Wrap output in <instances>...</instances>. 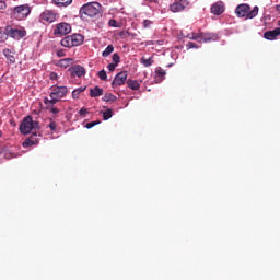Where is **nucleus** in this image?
I'll list each match as a JSON object with an SVG mask.
<instances>
[{
  "instance_id": "30",
  "label": "nucleus",
  "mask_w": 280,
  "mask_h": 280,
  "mask_svg": "<svg viewBox=\"0 0 280 280\" xmlns=\"http://www.w3.org/2000/svg\"><path fill=\"white\" fill-rule=\"evenodd\" d=\"M189 40H198L200 43V33H190L188 34Z\"/></svg>"
},
{
  "instance_id": "19",
  "label": "nucleus",
  "mask_w": 280,
  "mask_h": 280,
  "mask_svg": "<svg viewBox=\"0 0 280 280\" xmlns=\"http://www.w3.org/2000/svg\"><path fill=\"white\" fill-rule=\"evenodd\" d=\"M127 86L131 89V91H139V89H141V83H139L137 80L129 79L127 81Z\"/></svg>"
},
{
  "instance_id": "40",
  "label": "nucleus",
  "mask_w": 280,
  "mask_h": 280,
  "mask_svg": "<svg viewBox=\"0 0 280 280\" xmlns=\"http://www.w3.org/2000/svg\"><path fill=\"white\" fill-rule=\"evenodd\" d=\"M116 68H117V63H109L107 66L108 71H115Z\"/></svg>"
},
{
  "instance_id": "48",
  "label": "nucleus",
  "mask_w": 280,
  "mask_h": 280,
  "mask_svg": "<svg viewBox=\"0 0 280 280\" xmlns=\"http://www.w3.org/2000/svg\"><path fill=\"white\" fill-rule=\"evenodd\" d=\"M277 11L280 12V4L276 7Z\"/></svg>"
},
{
  "instance_id": "12",
  "label": "nucleus",
  "mask_w": 280,
  "mask_h": 280,
  "mask_svg": "<svg viewBox=\"0 0 280 280\" xmlns=\"http://www.w3.org/2000/svg\"><path fill=\"white\" fill-rule=\"evenodd\" d=\"M68 71L71 73L72 78H82L86 75V69L80 65L69 68Z\"/></svg>"
},
{
  "instance_id": "22",
  "label": "nucleus",
  "mask_w": 280,
  "mask_h": 280,
  "mask_svg": "<svg viewBox=\"0 0 280 280\" xmlns=\"http://www.w3.org/2000/svg\"><path fill=\"white\" fill-rule=\"evenodd\" d=\"M57 8H68L73 3V0H52Z\"/></svg>"
},
{
  "instance_id": "38",
  "label": "nucleus",
  "mask_w": 280,
  "mask_h": 280,
  "mask_svg": "<svg viewBox=\"0 0 280 280\" xmlns=\"http://www.w3.org/2000/svg\"><path fill=\"white\" fill-rule=\"evenodd\" d=\"M79 115L81 116V117H86V115H89V109H86V108H81L80 110H79Z\"/></svg>"
},
{
  "instance_id": "5",
  "label": "nucleus",
  "mask_w": 280,
  "mask_h": 280,
  "mask_svg": "<svg viewBox=\"0 0 280 280\" xmlns=\"http://www.w3.org/2000/svg\"><path fill=\"white\" fill-rule=\"evenodd\" d=\"M68 94L69 88L54 85L50 88L49 97H57L60 101L62 97H67Z\"/></svg>"
},
{
  "instance_id": "7",
  "label": "nucleus",
  "mask_w": 280,
  "mask_h": 280,
  "mask_svg": "<svg viewBox=\"0 0 280 280\" xmlns=\"http://www.w3.org/2000/svg\"><path fill=\"white\" fill-rule=\"evenodd\" d=\"M43 135L38 132H32V135L25 139V141L22 143L23 148H30L31 145H38L40 143V138Z\"/></svg>"
},
{
  "instance_id": "9",
  "label": "nucleus",
  "mask_w": 280,
  "mask_h": 280,
  "mask_svg": "<svg viewBox=\"0 0 280 280\" xmlns=\"http://www.w3.org/2000/svg\"><path fill=\"white\" fill-rule=\"evenodd\" d=\"M32 130V116H26L20 125V132L22 135H30Z\"/></svg>"
},
{
  "instance_id": "34",
  "label": "nucleus",
  "mask_w": 280,
  "mask_h": 280,
  "mask_svg": "<svg viewBox=\"0 0 280 280\" xmlns=\"http://www.w3.org/2000/svg\"><path fill=\"white\" fill-rule=\"evenodd\" d=\"M46 110H49L52 115H58V113H60V109L56 106L46 107Z\"/></svg>"
},
{
  "instance_id": "47",
  "label": "nucleus",
  "mask_w": 280,
  "mask_h": 280,
  "mask_svg": "<svg viewBox=\"0 0 280 280\" xmlns=\"http://www.w3.org/2000/svg\"><path fill=\"white\" fill-rule=\"evenodd\" d=\"M128 36H132V38H135V36H137V34H135V33H128Z\"/></svg>"
},
{
  "instance_id": "43",
  "label": "nucleus",
  "mask_w": 280,
  "mask_h": 280,
  "mask_svg": "<svg viewBox=\"0 0 280 280\" xmlns=\"http://www.w3.org/2000/svg\"><path fill=\"white\" fill-rule=\"evenodd\" d=\"M50 80H58V73L51 72L50 73Z\"/></svg>"
},
{
  "instance_id": "33",
  "label": "nucleus",
  "mask_w": 280,
  "mask_h": 280,
  "mask_svg": "<svg viewBox=\"0 0 280 280\" xmlns=\"http://www.w3.org/2000/svg\"><path fill=\"white\" fill-rule=\"evenodd\" d=\"M112 60H113L114 65H119V62H121V58L119 57V55L117 52H115L113 55Z\"/></svg>"
},
{
  "instance_id": "13",
  "label": "nucleus",
  "mask_w": 280,
  "mask_h": 280,
  "mask_svg": "<svg viewBox=\"0 0 280 280\" xmlns=\"http://www.w3.org/2000/svg\"><path fill=\"white\" fill-rule=\"evenodd\" d=\"M210 10H211V13L214 14L215 16H220L221 14H224V10H225L224 2L218 1L213 3Z\"/></svg>"
},
{
  "instance_id": "29",
  "label": "nucleus",
  "mask_w": 280,
  "mask_h": 280,
  "mask_svg": "<svg viewBox=\"0 0 280 280\" xmlns=\"http://www.w3.org/2000/svg\"><path fill=\"white\" fill-rule=\"evenodd\" d=\"M110 117H113V109H107V110L103 112L104 121H108V119H110Z\"/></svg>"
},
{
  "instance_id": "51",
  "label": "nucleus",
  "mask_w": 280,
  "mask_h": 280,
  "mask_svg": "<svg viewBox=\"0 0 280 280\" xmlns=\"http://www.w3.org/2000/svg\"><path fill=\"white\" fill-rule=\"evenodd\" d=\"M278 25L280 26V20L278 21Z\"/></svg>"
},
{
  "instance_id": "32",
  "label": "nucleus",
  "mask_w": 280,
  "mask_h": 280,
  "mask_svg": "<svg viewBox=\"0 0 280 280\" xmlns=\"http://www.w3.org/2000/svg\"><path fill=\"white\" fill-rule=\"evenodd\" d=\"M100 124H102V121H100V120L91 121V122H88V124L85 125V128H88V130H91V128H94V126H97V125H100Z\"/></svg>"
},
{
  "instance_id": "27",
  "label": "nucleus",
  "mask_w": 280,
  "mask_h": 280,
  "mask_svg": "<svg viewBox=\"0 0 280 280\" xmlns=\"http://www.w3.org/2000/svg\"><path fill=\"white\" fill-rule=\"evenodd\" d=\"M117 101V96H115L114 94H105L103 96V102H116Z\"/></svg>"
},
{
  "instance_id": "35",
  "label": "nucleus",
  "mask_w": 280,
  "mask_h": 280,
  "mask_svg": "<svg viewBox=\"0 0 280 280\" xmlns=\"http://www.w3.org/2000/svg\"><path fill=\"white\" fill-rule=\"evenodd\" d=\"M32 130H40V122L38 121H34V119L32 118Z\"/></svg>"
},
{
  "instance_id": "50",
  "label": "nucleus",
  "mask_w": 280,
  "mask_h": 280,
  "mask_svg": "<svg viewBox=\"0 0 280 280\" xmlns=\"http://www.w3.org/2000/svg\"><path fill=\"white\" fill-rule=\"evenodd\" d=\"M3 124V121L0 119V126Z\"/></svg>"
},
{
  "instance_id": "45",
  "label": "nucleus",
  "mask_w": 280,
  "mask_h": 280,
  "mask_svg": "<svg viewBox=\"0 0 280 280\" xmlns=\"http://www.w3.org/2000/svg\"><path fill=\"white\" fill-rule=\"evenodd\" d=\"M77 91L80 93H84V91H86V88H78Z\"/></svg>"
},
{
  "instance_id": "36",
  "label": "nucleus",
  "mask_w": 280,
  "mask_h": 280,
  "mask_svg": "<svg viewBox=\"0 0 280 280\" xmlns=\"http://www.w3.org/2000/svg\"><path fill=\"white\" fill-rule=\"evenodd\" d=\"M48 128H50V130L52 132H55V130L58 128V125L56 124V121H54L52 119H50V124L48 125Z\"/></svg>"
},
{
  "instance_id": "42",
  "label": "nucleus",
  "mask_w": 280,
  "mask_h": 280,
  "mask_svg": "<svg viewBox=\"0 0 280 280\" xmlns=\"http://www.w3.org/2000/svg\"><path fill=\"white\" fill-rule=\"evenodd\" d=\"M109 27H117V21L116 20H109Z\"/></svg>"
},
{
  "instance_id": "17",
  "label": "nucleus",
  "mask_w": 280,
  "mask_h": 280,
  "mask_svg": "<svg viewBox=\"0 0 280 280\" xmlns=\"http://www.w3.org/2000/svg\"><path fill=\"white\" fill-rule=\"evenodd\" d=\"M72 38V47H80L84 43V36L82 34L70 35Z\"/></svg>"
},
{
  "instance_id": "1",
  "label": "nucleus",
  "mask_w": 280,
  "mask_h": 280,
  "mask_svg": "<svg viewBox=\"0 0 280 280\" xmlns=\"http://www.w3.org/2000/svg\"><path fill=\"white\" fill-rule=\"evenodd\" d=\"M8 36L14 40H21V38H25V36H27V31L23 26L14 27L12 25H7L4 28V35L1 36L2 40H8Z\"/></svg>"
},
{
  "instance_id": "11",
  "label": "nucleus",
  "mask_w": 280,
  "mask_h": 280,
  "mask_svg": "<svg viewBox=\"0 0 280 280\" xmlns=\"http://www.w3.org/2000/svg\"><path fill=\"white\" fill-rule=\"evenodd\" d=\"M39 21L40 23H54L56 21V13L49 10H45L40 15H39Z\"/></svg>"
},
{
  "instance_id": "14",
  "label": "nucleus",
  "mask_w": 280,
  "mask_h": 280,
  "mask_svg": "<svg viewBox=\"0 0 280 280\" xmlns=\"http://www.w3.org/2000/svg\"><path fill=\"white\" fill-rule=\"evenodd\" d=\"M165 75H167V72L163 68L158 67L155 69L154 80L158 84H161L165 80Z\"/></svg>"
},
{
  "instance_id": "3",
  "label": "nucleus",
  "mask_w": 280,
  "mask_h": 280,
  "mask_svg": "<svg viewBox=\"0 0 280 280\" xmlns=\"http://www.w3.org/2000/svg\"><path fill=\"white\" fill-rule=\"evenodd\" d=\"M101 12L102 4H100L98 2H89L80 9L81 16L85 15L90 16L91 19H93V16H97V14H100Z\"/></svg>"
},
{
  "instance_id": "2",
  "label": "nucleus",
  "mask_w": 280,
  "mask_h": 280,
  "mask_svg": "<svg viewBox=\"0 0 280 280\" xmlns=\"http://www.w3.org/2000/svg\"><path fill=\"white\" fill-rule=\"evenodd\" d=\"M235 14L238 19H255L259 14V7H254L250 10V7L246 3L238 4L235 9Z\"/></svg>"
},
{
  "instance_id": "46",
  "label": "nucleus",
  "mask_w": 280,
  "mask_h": 280,
  "mask_svg": "<svg viewBox=\"0 0 280 280\" xmlns=\"http://www.w3.org/2000/svg\"><path fill=\"white\" fill-rule=\"evenodd\" d=\"M149 3H159V0H147Z\"/></svg>"
},
{
  "instance_id": "4",
  "label": "nucleus",
  "mask_w": 280,
  "mask_h": 280,
  "mask_svg": "<svg viewBox=\"0 0 280 280\" xmlns=\"http://www.w3.org/2000/svg\"><path fill=\"white\" fill-rule=\"evenodd\" d=\"M31 12H32V10L30 9V5L22 4V5L15 7L13 9L11 15L16 21H23V20L27 19V16H30Z\"/></svg>"
},
{
  "instance_id": "28",
  "label": "nucleus",
  "mask_w": 280,
  "mask_h": 280,
  "mask_svg": "<svg viewBox=\"0 0 280 280\" xmlns=\"http://www.w3.org/2000/svg\"><path fill=\"white\" fill-rule=\"evenodd\" d=\"M152 25H154V22L152 20H144L142 22L143 30H150L152 28Z\"/></svg>"
},
{
  "instance_id": "41",
  "label": "nucleus",
  "mask_w": 280,
  "mask_h": 280,
  "mask_svg": "<svg viewBox=\"0 0 280 280\" xmlns=\"http://www.w3.org/2000/svg\"><path fill=\"white\" fill-rule=\"evenodd\" d=\"M5 8H8V4L5 3V1L1 0L0 1V10H5Z\"/></svg>"
},
{
  "instance_id": "20",
  "label": "nucleus",
  "mask_w": 280,
  "mask_h": 280,
  "mask_svg": "<svg viewBox=\"0 0 280 280\" xmlns=\"http://www.w3.org/2000/svg\"><path fill=\"white\" fill-rule=\"evenodd\" d=\"M213 40V35L210 33H199V43H209Z\"/></svg>"
},
{
  "instance_id": "21",
  "label": "nucleus",
  "mask_w": 280,
  "mask_h": 280,
  "mask_svg": "<svg viewBox=\"0 0 280 280\" xmlns=\"http://www.w3.org/2000/svg\"><path fill=\"white\" fill-rule=\"evenodd\" d=\"M90 95L92 97H100L104 95V89H101L100 86L96 85L94 89L90 90Z\"/></svg>"
},
{
  "instance_id": "26",
  "label": "nucleus",
  "mask_w": 280,
  "mask_h": 280,
  "mask_svg": "<svg viewBox=\"0 0 280 280\" xmlns=\"http://www.w3.org/2000/svg\"><path fill=\"white\" fill-rule=\"evenodd\" d=\"M141 65H143V67H152V65H154V59H152V57L149 59L142 58Z\"/></svg>"
},
{
  "instance_id": "16",
  "label": "nucleus",
  "mask_w": 280,
  "mask_h": 280,
  "mask_svg": "<svg viewBox=\"0 0 280 280\" xmlns=\"http://www.w3.org/2000/svg\"><path fill=\"white\" fill-rule=\"evenodd\" d=\"M2 54L7 58L8 62H10V65H14V62H16V58L14 57V50L5 48L3 49Z\"/></svg>"
},
{
  "instance_id": "31",
  "label": "nucleus",
  "mask_w": 280,
  "mask_h": 280,
  "mask_svg": "<svg viewBox=\"0 0 280 280\" xmlns=\"http://www.w3.org/2000/svg\"><path fill=\"white\" fill-rule=\"evenodd\" d=\"M97 75H98L100 80H103V81L108 80V75L106 74V70H104V69L98 71Z\"/></svg>"
},
{
  "instance_id": "39",
  "label": "nucleus",
  "mask_w": 280,
  "mask_h": 280,
  "mask_svg": "<svg viewBox=\"0 0 280 280\" xmlns=\"http://www.w3.org/2000/svg\"><path fill=\"white\" fill-rule=\"evenodd\" d=\"M78 97H80V92L75 89L72 91V98L78 100Z\"/></svg>"
},
{
  "instance_id": "23",
  "label": "nucleus",
  "mask_w": 280,
  "mask_h": 280,
  "mask_svg": "<svg viewBox=\"0 0 280 280\" xmlns=\"http://www.w3.org/2000/svg\"><path fill=\"white\" fill-rule=\"evenodd\" d=\"M58 102H60V101L56 96H50V100L47 97L44 98V104L46 107H51L55 104H58Z\"/></svg>"
},
{
  "instance_id": "15",
  "label": "nucleus",
  "mask_w": 280,
  "mask_h": 280,
  "mask_svg": "<svg viewBox=\"0 0 280 280\" xmlns=\"http://www.w3.org/2000/svg\"><path fill=\"white\" fill-rule=\"evenodd\" d=\"M278 36H280V27H277L272 31H266L264 33V38H266V40H276Z\"/></svg>"
},
{
  "instance_id": "18",
  "label": "nucleus",
  "mask_w": 280,
  "mask_h": 280,
  "mask_svg": "<svg viewBox=\"0 0 280 280\" xmlns=\"http://www.w3.org/2000/svg\"><path fill=\"white\" fill-rule=\"evenodd\" d=\"M71 65H73V58H65L58 61V67H61L62 69H67L71 67Z\"/></svg>"
},
{
  "instance_id": "25",
  "label": "nucleus",
  "mask_w": 280,
  "mask_h": 280,
  "mask_svg": "<svg viewBox=\"0 0 280 280\" xmlns=\"http://www.w3.org/2000/svg\"><path fill=\"white\" fill-rule=\"evenodd\" d=\"M115 51V47L113 45H108L105 50L102 52V57L103 58H108V56H110V54H113Z\"/></svg>"
},
{
  "instance_id": "6",
  "label": "nucleus",
  "mask_w": 280,
  "mask_h": 280,
  "mask_svg": "<svg viewBox=\"0 0 280 280\" xmlns=\"http://www.w3.org/2000/svg\"><path fill=\"white\" fill-rule=\"evenodd\" d=\"M54 34L55 36H67V34H71V25L66 22L59 23L56 25Z\"/></svg>"
},
{
  "instance_id": "10",
  "label": "nucleus",
  "mask_w": 280,
  "mask_h": 280,
  "mask_svg": "<svg viewBox=\"0 0 280 280\" xmlns=\"http://www.w3.org/2000/svg\"><path fill=\"white\" fill-rule=\"evenodd\" d=\"M126 80H128V72L127 71L119 72L118 74H116V77L112 82L113 89H115V86H122V84H126Z\"/></svg>"
},
{
  "instance_id": "44",
  "label": "nucleus",
  "mask_w": 280,
  "mask_h": 280,
  "mask_svg": "<svg viewBox=\"0 0 280 280\" xmlns=\"http://www.w3.org/2000/svg\"><path fill=\"white\" fill-rule=\"evenodd\" d=\"M57 56H58V58H63V56H65V50H58V51H57Z\"/></svg>"
},
{
  "instance_id": "49",
  "label": "nucleus",
  "mask_w": 280,
  "mask_h": 280,
  "mask_svg": "<svg viewBox=\"0 0 280 280\" xmlns=\"http://www.w3.org/2000/svg\"><path fill=\"white\" fill-rule=\"evenodd\" d=\"M3 137V131L0 130V138Z\"/></svg>"
},
{
  "instance_id": "24",
  "label": "nucleus",
  "mask_w": 280,
  "mask_h": 280,
  "mask_svg": "<svg viewBox=\"0 0 280 280\" xmlns=\"http://www.w3.org/2000/svg\"><path fill=\"white\" fill-rule=\"evenodd\" d=\"M61 46L68 47V48L73 47V42H72L71 35L66 36L63 39H61Z\"/></svg>"
},
{
  "instance_id": "8",
  "label": "nucleus",
  "mask_w": 280,
  "mask_h": 280,
  "mask_svg": "<svg viewBox=\"0 0 280 280\" xmlns=\"http://www.w3.org/2000/svg\"><path fill=\"white\" fill-rule=\"evenodd\" d=\"M186 8H189V1L187 0H178L170 5L171 12H174V13L183 12L186 10Z\"/></svg>"
},
{
  "instance_id": "37",
  "label": "nucleus",
  "mask_w": 280,
  "mask_h": 280,
  "mask_svg": "<svg viewBox=\"0 0 280 280\" xmlns=\"http://www.w3.org/2000/svg\"><path fill=\"white\" fill-rule=\"evenodd\" d=\"M186 47H188V49H198V44H196L194 42H188L186 44Z\"/></svg>"
}]
</instances>
